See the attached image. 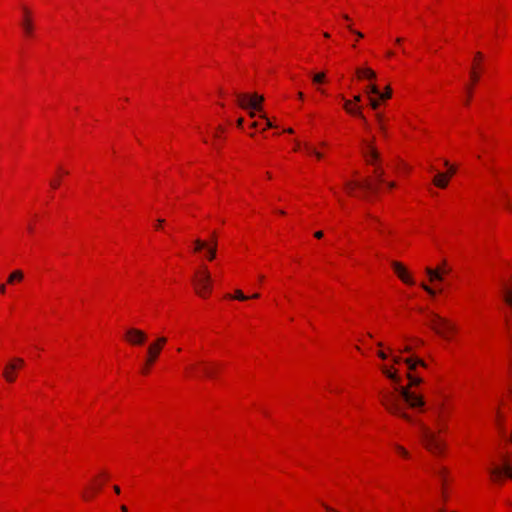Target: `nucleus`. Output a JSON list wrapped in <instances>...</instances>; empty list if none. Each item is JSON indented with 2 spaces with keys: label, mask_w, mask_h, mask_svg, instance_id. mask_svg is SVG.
I'll return each mask as SVG.
<instances>
[{
  "label": "nucleus",
  "mask_w": 512,
  "mask_h": 512,
  "mask_svg": "<svg viewBox=\"0 0 512 512\" xmlns=\"http://www.w3.org/2000/svg\"><path fill=\"white\" fill-rule=\"evenodd\" d=\"M382 372L395 383L393 392H385L382 394L381 402L383 406L392 414L397 415L407 421H412L409 414L404 411L402 403L413 409H422L425 401L422 396L410 391V387L400 385L401 379L396 372H391L387 367H382Z\"/></svg>",
  "instance_id": "1"
},
{
  "label": "nucleus",
  "mask_w": 512,
  "mask_h": 512,
  "mask_svg": "<svg viewBox=\"0 0 512 512\" xmlns=\"http://www.w3.org/2000/svg\"><path fill=\"white\" fill-rule=\"evenodd\" d=\"M420 438L424 447L434 455L440 456L444 453L445 442L442 440L437 432L430 429L424 423L419 422Z\"/></svg>",
  "instance_id": "2"
},
{
  "label": "nucleus",
  "mask_w": 512,
  "mask_h": 512,
  "mask_svg": "<svg viewBox=\"0 0 512 512\" xmlns=\"http://www.w3.org/2000/svg\"><path fill=\"white\" fill-rule=\"evenodd\" d=\"M428 325L445 339H450L451 335L457 331L455 324L433 312L428 314Z\"/></svg>",
  "instance_id": "3"
},
{
  "label": "nucleus",
  "mask_w": 512,
  "mask_h": 512,
  "mask_svg": "<svg viewBox=\"0 0 512 512\" xmlns=\"http://www.w3.org/2000/svg\"><path fill=\"white\" fill-rule=\"evenodd\" d=\"M237 103L238 105L243 108L247 109L250 108L251 111L249 112L250 117L256 116V111H261L262 109V103L264 101V97L258 94H254L252 96H248L247 94H236Z\"/></svg>",
  "instance_id": "4"
},
{
  "label": "nucleus",
  "mask_w": 512,
  "mask_h": 512,
  "mask_svg": "<svg viewBox=\"0 0 512 512\" xmlns=\"http://www.w3.org/2000/svg\"><path fill=\"white\" fill-rule=\"evenodd\" d=\"M194 285L196 293L201 297H206L211 291V276L206 267L196 273Z\"/></svg>",
  "instance_id": "5"
},
{
  "label": "nucleus",
  "mask_w": 512,
  "mask_h": 512,
  "mask_svg": "<svg viewBox=\"0 0 512 512\" xmlns=\"http://www.w3.org/2000/svg\"><path fill=\"white\" fill-rule=\"evenodd\" d=\"M492 481L502 483L505 478L512 479V459H504L503 463L489 469Z\"/></svg>",
  "instance_id": "6"
},
{
  "label": "nucleus",
  "mask_w": 512,
  "mask_h": 512,
  "mask_svg": "<svg viewBox=\"0 0 512 512\" xmlns=\"http://www.w3.org/2000/svg\"><path fill=\"white\" fill-rule=\"evenodd\" d=\"M451 268L448 266L447 262L444 260L442 263L435 269L427 267L425 272L429 276L430 281H442L444 276L450 273Z\"/></svg>",
  "instance_id": "7"
},
{
  "label": "nucleus",
  "mask_w": 512,
  "mask_h": 512,
  "mask_svg": "<svg viewBox=\"0 0 512 512\" xmlns=\"http://www.w3.org/2000/svg\"><path fill=\"white\" fill-rule=\"evenodd\" d=\"M126 339L131 345H142L147 339V335L142 330L130 328L126 331Z\"/></svg>",
  "instance_id": "8"
},
{
  "label": "nucleus",
  "mask_w": 512,
  "mask_h": 512,
  "mask_svg": "<svg viewBox=\"0 0 512 512\" xmlns=\"http://www.w3.org/2000/svg\"><path fill=\"white\" fill-rule=\"evenodd\" d=\"M392 267H393L395 273L397 274V276L404 283L410 284V285L414 284V280L410 277L408 271L406 270V268L400 262L393 261L392 262Z\"/></svg>",
  "instance_id": "9"
},
{
  "label": "nucleus",
  "mask_w": 512,
  "mask_h": 512,
  "mask_svg": "<svg viewBox=\"0 0 512 512\" xmlns=\"http://www.w3.org/2000/svg\"><path fill=\"white\" fill-rule=\"evenodd\" d=\"M500 294L503 301L512 309V282H502L500 287Z\"/></svg>",
  "instance_id": "10"
},
{
  "label": "nucleus",
  "mask_w": 512,
  "mask_h": 512,
  "mask_svg": "<svg viewBox=\"0 0 512 512\" xmlns=\"http://www.w3.org/2000/svg\"><path fill=\"white\" fill-rule=\"evenodd\" d=\"M345 186L350 194H352L354 188H356V187L365 189L367 191H372V192L377 191V188L373 187L372 184L368 180H366L364 182H358V181L357 182H347Z\"/></svg>",
  "instance_id": "11"
},
{
  "label": "nucleus",
  "mask_w": 512,
  "mask_h": 512,
  "mask_svg": "<svg viewBox=\"0 0 512 512\" xmlns=\"http://www.w3.org/2000/svg\"><path fill=\"white\" fill-rule=\"evenodd\" d=\"M203 366L201 373L202 376L207 378H214L217 372V364L213 362L201 361L199 363Z\"/></svg>",
  "instance_id": "12"
},
{
  "label": "nucleus",
  "mask_w": 512,
  "mask_h": 512,
  "mask_svg": "<svg viewBox=\"0 0 512 512\" xmlns=\"http://www.w3.org/2000/svg\"><path fill=\"white\" fill-rule=\"evenodd\" d=\"M364 156L367 162L370 164H375V162L379 160V153L371 144H367L364 151Z\"/></svg>",
  "instance_id": "13"
},
{
  "label": "nucleus",
  "mask_w": 512,
  "mask_h": 512,
  "mask_svg": "<svg viewBox=\"0 0 512 512\" xmlns=\"http://www.w3.org/2000/svg\"><path fill=\"white\" fill-rule=\"evenodd\" d=\"M161 350L156 346L149 345L147 348V365H152L158 358Z\"/></svg>",
  "instance_id": "14"
},
{
  "label": "nucleus",
  "mask_w": 512,
  "mask_h": 512,
  "mask_svg": "<svg viewBox=\"0 0 512 512\" xmlns=\"http://www.w3.org/2000/svg\"><path fill=\"white\" fill-rule=\"evenodd\" d=\"M344 108L348 113L358 116L359 118H361L363 120L364 123H366V119H365L364 115L362 114L361 109L359 107H357V108L352 107V102L350 100H345Z\"/></svg>",
  "instance_id": "15"
},
{
  "label": "nucleus",
  "mask_w": 512,
  "mask_h": 512,
  "mask_svg": "<svg viewBox=\"0 0 512 512\" xmlns=\"http://www.w3.org/2000/svg\"><path fill=\"white\" fill-rule=\"evenodd\" d=\"M449 178L444 173H437L433 178V184L439 188H446Z\"/></svg>",
  "instance_id": "16"
},
{
  "label": "nucleus",
  "mask_w": 512,
  "mask_h": 512,
  "mask_svg": "<svg viewBox=\"0 0 512 512\" xmlns=\"http://www.w3.org/2000/svg\"><path fill=\"white\" fill-rule=\"evenodd\" d=\"M16 370V364L15 363H9L5 366L3 376L8 382H14L15 381V375L13 374V371Z\"/></svg>",
  "instance_id": "17"
},
{
  "label": "nucleus",
  "mask_w": 512,
  "mask_h": 512,
  "mask_svg": "<svg viewBox=\"0 0 512 512\" xmlns=\"http://www.w3.org/2000/svg\"><path fill=\"white\" fill-rule=\"evenodd\" d=\"M356 74L359 78H367L370 80L376 78L375 72L370 68H358Z\"/></svg>",
  "instance_id": "18"
},
{
  "label": "nucleus",
  "mask_w": 512,
  "mask_h": 512,
  "mask_svg": "<svg viewBox=\"0 0 512 512\" xmlns=\"http://www.w3.org/2000/svg\"><path fill=\"white\" fill-rule=\"evenodd\" d=\"M23 11H24V14H25V18H24V20L22 22V27H23V29H24V31H25V33L27 35H31L33 27H32L31 21L27 17L29 11L27 10V8H24Z\"/></svg>",
  "instance_id": "19"
},
{
  "label": "nucleus",
  "mask_w": 512,
  "mask_h": 512,
  "mask_svg": "<svg viewBox=\"0 0 512 512\" xmlns=\"http://www.w3.org/2000/svg\"><path fill=\"white\" fill-rule=\"evenodd\" d=\"M404 362L407 364L409 370H414L417 365H421L422 367H426V363L422 361L421 359H413V358H406Z\"/></svg>",
  "instance_id": "20"
},
{
  "label": "nucleus",
  "mask_w": 512,
  "mask_h": 512,
  "mask_svg": "<svg viewBox=\"0 0 512 512\" xmlns=\"http://www.w3.org/2000/svg\"><path fill=\"white\" fill-rule=\"evenodd\" d=\"M24 278V274L21 270H15L8 277V283L12 284L15 281H21Z\"/></svg>",
  "instance_id": "21"
},
{
  "label": "nucleus",
  "mask_w": 512,
  "mask_h": 512,
  "mask_svg": "<svg viewBox=\"0 0 512 512\" xmlns=\"http://www.w3.org/2000/svg\"><path fill=\"white\" fill-rule=\"evenodd\" d=\"M228 298H234V299H237L239 301H245V300H248L250 297L246 296L243 294V292L239 289H237L235 291V295L234 296H231V295H227Z\"/></svg>",
  "instance_id": "22"
},
{
  "label": "nucleus",
  "mask_w": 512,
  "mask_h": 512,
  "mask_svg": "<svg viewBox=\"0 0 512 512\" xmlns=\"http://www.w3.org/2000/svg\"><path fill=\"white\" fill-rule=\"evenodd\" d=\"M167 339L163 336L158 337L154 342L150 345L158 347L159 350H162L163 346L166 344Z\"/></svg>",
  "instance_id": "23"
},
{
  "label": "nucleus",
  "mask_w": 512,
  "mask_h": 512,
  "mask_svg": "<svg viewBox=\"0 0 512 512\" xmlns=\"http://www.w3.org/2000/svg\"><path fill=\"white\" fill-rule=\"evenodd\" d=\"M478 62H475V64L472 66L471 68V72H470V77H471V80L475 83L479 80V73L477 72L476 69H478V66H476Z\"/></svg>",
  "instance_id": "24"
},
{
  "label": "nucleus",
  "mask_w": 512,
  "mask_h": 512,
  "mask_svg": "<svg viewBox=\"0 0 512 512\" xmlns=\"http://www.w3.org/2000/svg\"><path fill=\"white\" fill-rule=\"evenodd\" d=\"M194 243H195V248H194L195 251H200V250L206 249V247H208V243L206 241H203L200 239H196Z\"/></svg>",
  "instance_id": "25"
},
{
  "label": "nucleus",
  "mask_w": 512,
  "mask_h": 512,
  "mask_svg": "<svg viewBox=\"0 0 512 512\" xmlns=\"http://www.w3.org/2000/svg\"><path fill=\"white\" fill-rule=\"evenodd\" d=\"M207 249V257L209 260H213L216 256V243H214V246L206 247Z\"/></svg>",
  "instance_id": "26"
},
{
  "label": "nucleus",
  "mask_w": 512,
  "mask_h": 512,
  "mask_svg": "<svg viewBox=\"0 0 512 512\" xmlns=\"http://www.w3.org/2000/svg\"><path fill=\"white\" fill-rule=\"evenodd\" d=\"M374 173L376 175L377 181L380 183L384 182V171L379 166H376Z\"/></svg>",
  "instance_id": "27"
},
{
  "label": "nucleus",
  "mask_w": 512,
  "mask_h": 512,
  "mask_svg": "<svg viewBox=\"0 0 512 512\" xmlns=\"http://www.w3.org/2000/svg\"><path fill=\"white\" fill-rule=\"evenodd\" d=\"M410 381V386H417L422 383V379L416 376H412L410 373L407 374Z\"/></svg>",
  "instance_id": "28"
},
{
  "label": "nucleus",
  "mask_w": 512,
  "mask_h": 512,
  "mask_svg": "<svg viewBox=\"0 0 512 512\" xmlns=\"http://www.w3.org/2000/svg\"><path fill=\"white\" fill-rule=\"evenodd\" d=\"M392 95V90L389 86L386 87L385 91L383 93L379 92L378 97L382 100L389 99Z\"/></svg>",
  "instance_id": "29"
},
{
  "label": "nucleus",
  "mask_w": 512,
  "mask_h": 512,
  "mask_svg": "<svg viewBox=\"0 0 512 512\" xmlns=\"http://www.w3.org/2000/svg\"><path fill=\"white\" fill-rule=\"evenodd\" d=\"M444 165L448 168V172L446 174L448 176V178L453 176L456 173V167L453 165H450V163L447 160L444 161Z\"/></svg>",
  "instance_id": "30"
},
{
  "label": "nucleus",
  "mask_w": 512,
  "mask_h": 512,
  "mask_svg": "<svg viewBox=\"0 0 512 512\" xmlns=\"http://www.w3.org/2000/svg\"><path fill=\"white\" fill-rule=\"evenodd\" d=\"M305 149L308 153L315 155L318 159H321L323 156L322 153L316 151L313 147H311L308 144H305Z\"/></svg>",
  "instance_id": "31"
},
{
  "label": "nucleus",
  "mask_w": 512,
  "mask_h": 512,
  "mask_svg": "<svg viewBox=\"0 0 512 512\" xmlns=\"http://www.w3.org/2000/svg\"><path fill=\"white\" fill-rule=\"evenodd\" d=\"M324 79H325V73H323V72L317 73V74H315V75L313 76V82H314L315 84H320V83H322V82L324 81Z\"/></svg>",
  "instance_id": "32"
},
{
  "label": "nucleus",
  "mask_w": 512,
  "mask_h": 512,
  "mask_svg": "<svg viewBox=\"0 0 512 512\" xmlns=\"http://www.w3.org/2000/svg\"><path fill=\"white\" fill-rule=\"evenodd\" d=\"M367 92L370 93V94H374V95H379V88L375 85V84H371L368 86L367 88Z\"/></svg>",
  "instance_id": "33"
},
{
  "label": "nucleus",
  "mask_w": 512,
  "mask_h": 512,
  "mask_svg": "<svg viewBox=\"0 0 512 512\" xmlns=\"http://www.w3.org/2000/svg\"><path fill=\"white\" fill-rule=\"evenodd\" d=\"M421 287L431 296H435L436 294V291L434 289H432L431 287H429L428 285H426L425 283H422L421 284Z\"/></svg>",
  "instance_id": "34"
},
{
  "label": "nucleus",
  "mask_w": 512,
  "mask_h": 512,
  "mask_svg": "<svg viewBox=\"0 0 512 512\" xmlns=\"http://www.w3.org/2000/svg\"><path fill=\"white\" fill-rule=\"evenodd\" d=\"M369 104H370V106H371L374 110H376V109L379 107L380 102H379V100H377V99H375V98H371V97H370V98H369Z\"/></svg>",
  "instance_id": "35"
},
{
  "label": "nucleus",
  "mask_w": 512,
  "mask_h": 512,
  "mask_svg": "<svg viewBox=\"0 0 512 512\" xmlns=\"http://www.w3.org/2000/svg\"><path fill=\"white\" fill-rule=\"evenodd\" d=\"M260 117L266 120L263 130L274 127V124L269 119H267L265 115H260Z\"/></svg>",
  "instance_id": "36"
},
{
  "label": "nucleus",
  "mask_w": 512,
  "mask_h": 512,
  "mask_svg": "<svg viewBox=\"0 0 512 512\" xmlns=\"http://www.w3.org/2000/svg\"><path fill=\"white\" fill-rule=\"evenodd\" d=\"M347 28L356 35V38H363L364 35L360 31L354 30L351 25H348Z\"/></svg>",
  "instance_id": "37"
},
{
  "label": "nucleus",
  "mask_w": 512,
  "mask_h": 512,
  "mask_svg": "<svg viewBox=\"0 0 512 512\" xmlns=\"http://www.w3.org/2000/svg\"><path fill=\"white\" fill-rule=\"evenodd\" d=\"M435 473L439 476V478L444 480L446 474L445 468H440L439 470L435 471Z\"/></svg>",
  "instance_id": "38"
},
{
  "label": "nucleus",
  "mask_w": 512,
  "mask_h": 512,
  "mask_svg": "<svg viewBox=\"0 0 512 512\" xmlns=\"http://www.w3.org/2000/svg\"><path fill=\"white\" fill-rule=\"evenodd\" d=\"M396 450L403 456L407 457L408 452L401 446H396Z\"/></svg>",
  "instance_id": "39"
},
{
  "label": "nucleus",
  "mask_w": 512,
  "mask_h": 512,
  "mask_svg": "<svg viewBox=\"0 0 512 512\" xmlns=\"http://www.w3.org/2000/svg\"><path fill=\"white\" fill-rule=\"evenodd\" d=\"M12 363L16 364V369H17L18 367H21L23 365L24 361L21 358H16V359L13 360Z\"/></svg>",
  "instance_id": "40"
},
{
  "label": "nucleus",
  "mask_w": 512,
  "mask_h": 512,
  "mask_svg": "<svg viewBox=\"0 0 512 512\" xmlns=\"http://www.w3.org/2000/svg\"><path fill=\"white\" fill-rule=\"evenodd\" d=\"M482 59H483V54L481 52H476L475 57H474L475 62H480V61H482Z\"/></svg>",
  "instance_id": "41"
},
{
  "label": "nucleus",
  "mask_w": 512,
  "mask_h": 512,
  "mask_svg": "<svg viewBox=\"0 0 512 512\" xmlns=\"http://www.w3.org/2000/svg\"><path fill=\"white\" fill-rule=\"evenodd\" d=\"M50 185L52 188L56 189L60 185V182H59V180L55 179L50 182Z\"/></svg>",
  "instance_id": "42"
},
{
  "label": "nucleus",
  "mask_w": 512,
  "mask_h": 512,
  "mask_svg": "<svg viewBox=\"0 0 512 512\" xmlns=\"http://www.w3.org/2000/svg\"><path fill=\"white\" fill-rule=\"evenodd\" d=\"M378 356H379L381 359H383V360L387 358L386 353H384L383 351H379V352H378Z\"/></svg>",
  "instance_id": "43"
},
{
  "label": "nucleus",
  "mask_w": 512,
  "mask_h": 512,
  "mask_svg": "<svg viewBox=\"0 0 512 512\" xmlns=\"http://www.w3.org/2000/svg\"><path fill=\"white\" fill-rule=\"evenodd\" d=\"M367 216H368V218H370L371 220H373V221H375V222H377V223L381 224V222H380V220H379L378 218H376V217H374V216H372V215H370V214H367Z\"/></svg>",
  "instance_id": "44"
},
{
  "label": "nucleus",
  "mask_w": 512,
  "mask_h": 512,
  "mask_svg": "<svg viewBox=\"0 0 512 512\" xmlns=\"http://www.w3.org/2000/svg\"><path fill=\"white\" fill-rule=\"evenodd\" d=\"M314 236L318 239L322 238L323 237V232L322 231H317L315 232Z\"/></svg>",
  "instance_id": "45"
},
{
  "label": "nucleus",
  "mask_w": 512,
  "mask_h": 512,
  "mask_svg": "<svg viewBox=\"0 0 512 512\" xmlns=\"http://www.w3.org/2000/svg\"><path fill=\"white\" fill-rule=\"evenodd\" d=\"M440 421H441V415H440V411H437L436 413V422L440 425Z\"/></svg>",
  "instance_id": "46"
},
{
  "label": "nucleus",
  "mask_w": 512,
  "mask_h": 512,
  "mask_svg": "<svg viewBox=\"0 0 512 512\" xmlns=\"http://www.w3.org/2000/svg\"><path fill=\"white\" fill-rule=\"evenodd\" d=\"M376 116H377V119H378V121H379L380 128L383 130V129H384V127H383V126H382V124H381V122H382V116H381L380 114H377Z\"/></svg>",
  "instance_id": "47"
},
{
  "label": "nucleus",
  "mask_w": 512,
  "mask_h": 512,
  "mask_svg": "<svg viewBox=\"0 0 512 512\" xmlns=\"http://www.w3.org/2000/svg\"><path fill=\"white\" fill-rule=\"evenodd\" d=\"M402 361V359L400 357H393V362L398 364Z\"/></svg>",
  "instance_id": "48"
},
{
  "label": "nucleus",
  "mask_w": 512,
  "mask_h": 512,
  "mask_svg": "<svg viewBox=\"0 0 512 512\" xmlns=\"http://www.w3.org/2000/svg\"><path fill=\"white\" fill-rule=\"evenodd\" d=\"M243 121H244V120H243V118H239V119L237 120V126H238V127H242V125H243Z\"/></svg>",
  "instance_id": "49"
},
{
  "label": "nucleus",
  "mask_w": 512,
  "mask_h": 512,
  "mask_svg": "<svg viewBox=\"0 0 512 512\" xmlns=\"http://www.w3.org/2000/svg\"><path fill=\"white\" fill-rule=\"evenodd\" d=\"M6 287L4 284H0V293H5Z\"/></svg>",
  "instance_id": "50"
},
{
  "label": "nucleus",
  "mask_w": 512,
  "mask_h": 512,
  "mask_svg": "<svg viewBox=\"0 0 512 512\" xmlns=\"http://www.w3.org/2000/svg\"><path fill=\"white\" fill-rule=\"evenodd\" d=\"M163 223H164V220H163V219H158V220H157V226H156V228H158L159 226H161Z\"/></svg>",
  "instance_id": "51"
},
{
  "label": "nucleus",
  "mask_w": 512,
  "mask_h": 512,
  "mask_svg": "<svg viewBox=\"0 0 512 512\" xmlns=\"http://www.w3.org/2000/svg\"><path fill=\"white\" fill-rule=\"evenodd\" d=\"M214 243L217 244V241H216V238H215V234H213V239L211 240V244H209V246H214Z\"/></svg>",
  "instance_id": "52"
},
{
  "label": "nucleus",
  "mask_w": 512,
  "mask_h": 512,
  "mask_svg": "<svg viewBox=\"0 0 512 512\" xmlns=\"http://www.w3.org/2000/svg\"><path fill=\"white\" fill-rule=\"evenodd\" d=\"M354 101L355 102H360L361 101V96L360 95L354 96Z\"/></svg>",
  "instance_id": "53"
},
{
  "label": "nucleus",
  "mask_w": 512,
  "mask_h": 512,
  "mask_svg": "<svg viewBox=\"0 0 512 512\" xmlns=\"http://www.w3.org/2000/svg\"><path fill=\"white\" fill-rule=\"evenodd\" d=\"M258 125H259V124H258V122H256V121H255V122H252V123H251L250 127H251V128H257V127H258Z\"/></svg>",
  "instance_id": "54"
},
{
  "label": "nucleus",
  "mask_w": 512,
  "mask_h": 512,
  "mask_svg": "<svg viewBox=\"0 0 512 512\" xmlns=\"http://www.w3.org/2000/svg\"><path fill=\"white\" fill-rule=\"evenodd\" d=\"M387 185L389 188H394L396 186L394 182H388Z\"/></svg>",
  "instance_id": "55"
},
{
  "label": "nucleus",
  "mask_w": 512,
  "mask_h": 512,
  "mask_svg": "<svg viewBox=\"0 0 512 512\" xmlns=\"http://www.w3.org/2000/svg\"><path fill=\"white\" fill-rule=\"evenodd\" d=\"M195 370V367L194 366H190L187 368V371L190 372V373H193Z\"/></svg>",
  "instance_id": "56"
},
{
  "label": "nucleus",
  "mask_w": 512,
  "mask_h": 512,
  "mask_svg": "<svg viewBox=\"0 0 512 512\" xmlns=\"http://www.w3.org/2000/svg\"><path fill=\"white\" fill-rule=\"evenodd\" d=\"M150 365H147V362L145 363V367L143 369V373H147L148 372V368H149Z\"/></svg>",
  "instance_id": "57"
},
{
  "label": "nucleus",
  "mask_w": 512,
  "mask_h": 512,
  "mask_svg": "<svg viewBox=\"0 0 512 512\" xmlns=\"http://www.w3.org/2000/svg\"><path fill=\"white\" fill-rule=\"evenodd\" d=\"M121 511L122 512H128V509H127V507L125 505H122L121 506Z\"/></svg>",
  "instance_id": "58"
},
{
  "label": "nucleus",
  "mask_w": 512,
  "mask_h": 512,
  "mask_svg": "<svg viewBox=\"0 0 512 512\" xmlns=\"http://www.w3.org/2000/svg\"><path fill=\"white\" fill-rule=\"evenodd\" d=\"M259 297H260V294H259V293H255V294H253V295L251 296V298H253V299H257V298H259Z\"/></svg>",
  "instance_id": "59"
},
{
  "label": "nucleus",
  "mask_w": 512,
  "mask_h": 512,
  "mask_svg": "<svg viewBox=\"0 0 512 512\" xmlns=\"http://www.w3.org/2000/svg\"><path fill=\"white\" fill-rule=\"evenodd\" d=\"M114 491H115L117 494H119V493H120V488H119L118 486H116V485H115V486H114Z\"/></svg>",
  "instance_id": "60"
},
{
  "label": "nucleus",
  "mask_w": 512,
  "mask_h": 512,
  "mask_svg": "<svg viewBox=\"0 0 512 512\" xmlns=\"http://www.w3.org/2000/svg\"><path fill=\"white\" fill-rule=\"evenodd\" d=\"M410 350H411V347H410V346H406V347L403 349V351H404V352H409Z\"/></svg>",
  "instance_id": "61"
},
{
  "label": "nucleus",
  "mask_w": 512,
  "mask_h": 512,
  "mask_svg": "<svg viewBox=\"0 0 512 512\" xmlns=\"http://www.w3.org/2000/svg\"><path fill=\"white\" fill-rule=\"evenodd\" d=\"M343 18H344L346 21H349V20H350V18H349V16H348L347 14H344V15H343Z\"/></svg>",
  "instance_id": "62"
},
{
  "label": "nucleus",
  "mask_w": 512,
  "mask_h": 512,
  "mask_svg": "<svg viewBox=\"0 0 512 512\" xmlns=\"http://www.w3.org/2000/svg\"><path fill=\"white\" fill-rule=\"evenodd\" d=\"M297 95H298V97H299L300 99H303V93H302V92H298V94H297Z\"/></svg>",
  "instance_id": "63"
},
{
  "label": "nucleus",
  "mask_w": 512,
  "mask_h": 512,
  "mask_svg": "<svg viewBox=\"0 0 512 512\" xmlns=\"http://www.w3.org/2000/svg\"><path fill=\"white\" fill-rule=\"evenodd\" d=\"M285 131L288 132V133H293V129L292 128H288Z\"/></svg>",
  "instance_id": "64"
}]
</instances>
